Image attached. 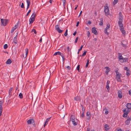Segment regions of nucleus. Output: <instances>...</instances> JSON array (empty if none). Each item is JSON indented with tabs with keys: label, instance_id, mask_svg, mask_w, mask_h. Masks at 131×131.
Segmentation results:
<instances>
[{
	"label": "nucleus",
	"instance_id": "f257e3e1",
	"mask_svg": "<svg viewBox=\"0 0 131 131\" xmlns=\"http://www.w3.org/2000/svg\"><path fill=\"white\" fill-rule=\"evenodd\" d=\"M115 72L116 74V78L117 81L119 82H121V74L117 70H116Z\"/></svg>",
	"mask_w": 131,
	"mask_h": 131
},
{
	"label": "nucleus",
	"instance_id": "f03ea898",
	"mask_svg": "<svg viewBox=\"0 0 131 131\" xmlns=\"http://www.w3.org/2000/svg\"><path fill=\"white\" fill-rule=\"evenodd\" d=\"M104 9L105 15L107 16L109 15L110 12L108 7L106 5H105L104 6Z\"/></svg>",
	"mask_w": 131,
	"mask_h": 131
},
{
	"label": "nucleus",
	"instance_id": "7ed1b4c3",
	"mask_svg": "<svg viewBox=\"0 0 131 131\" xmlns=\"http://www.w3.org/2000/svg\"><path fill=\"white\" fill-rule=\"evenodd\" d=\"M35 16L36 15L35 14V12H34L29 19V21L30 24L32 23L34 21Z\"/></svg>",
	"mask_w": 131,
	"mask_h": 131
},
{
	"label": "nucleus",
	"instance_id": "20e7f679",
	"mask_svg": "<svg viewBox=\"0 0 131 131\" xmlns=\"http://www.w3.org/2000/svg\"><path fill=\"white\" fill-rule=\"evenodd\" d=\"M119 27L120 30L122 33L123 35L124 36H125L126 32L124 30L123 25L121 26H119Z\"/></svg>",
	"mask_w": 131,
	"mask_h": 131
},
{
	"label": "nucleus",
	"instance_id": "39448f33",
	"mask_svg": "<svg viewBox=\"0 0 131 131\" xmlns=\"http://www.w3.org/2000/svg\"><path fill=\"white\" fill-rule=\"evenodd\" d=\"M1 22L2 25L3 26H5L8 23V20L7 19H1Z\"/></svg>",
	"mask_w": 131,
	"mask_h": 131
},
{
	"label": "nucleus",
	"instance_id": "423d86ee",
	"mask_svg": "<svg viewBox=\"0 0 131 131\" xmlns=\"http://www.w3.org/2000/svg\"><path fill=\"white\" fill-rule=\"evenodd\" d=\"M70 119L73 124L74 126H75L77 125V124L75 121V118L74 116H71L70 117Z\"/></svg>",
	"mask_w": 131,
	"mask_h": 131
},
{
	"label": "nucleus",
	"instance_id": "0eeeda50",
	"mask_svg": "<svg viewBox=\"0 0 131 131\" xmlns=\"http://www.w3.org/2000/svg\"><path fill=\"white\" fill-rule=\"evenodd\" d=\"M119 21L118 23L119 26H122L123 24H122L123 18V17H118Z\"/></svg>",
	"mask_w": 131,
	"mask_h": 131
},
{
	"label": "nucleus",
	"instance_id": "6e6552de",
	"mask_svg": "<svg viewBox=\"0 0 131 131\" xmlns=\"http://www.w3.org/2000/svg\"><path fill=\"white\" fill-rule=\"evenodd\" d=\"M55 28L56 30L59 33H62L63 31L62 30H61L60 29L59 27V26L58 25H56Z\"/></svg>",
	"mask_w": 131,
	"mask_h": 131
},
{
	"label": "nucleus",
	"instance_id": "1a4fd4ad",
	"mask_svg": "<svg viewBox=\"0 0 131 131\" xmlns=\"http://www.w3.org/2000/svg\"><path fill=\"white\" fill-rule=\"evenodd\" d=\"M110 28V25L107 24V25L106 28L105 29L104 32L106 34L108 35L109 34V33L107 32V29H109Z\"/></svg>",
	"mask_w": 131,
	"mask_h": 131
},
{
	"label": "nucleus",
	"instance_id": "9d476101",
	"mask_svg": "<svg viewBox=\"0 0 131 131\" xmlns=\"http://www.w3.org/2000/svg\"><path fill=\"white\" fill-rule=\"evenodd\" d=\"M18 23H17L14 27H12L10 31L11 33H12L14 32V30H15L18 27Z\"/></svg>",
	"mask_w": 131,
	"mask_h": 131
},
{
	"label": "nucleus",
	"instance_id": "9b49d317",
	"mask_svg": "<svg viewBox=\"0 0 131 131\" xmlns=\"http://www.w3.org/2000/svg\"><path fill=\"white\" fill-rule=\"evenodd\" d=\"M3 102L0 101V116L2 115V105Z\"/></svg>",
	"mask_w": 131,
	"mask_h": 131
},
{
	"label": "nucleus",
	"instance_id": "f8f14e48",
	"mask_svg": "<svg viewBox=\"0 0 131 131\" xmlns=\"http://www.w3.org/2000/svg\"><path fill=\"white\" fill-rule=\"evenodd\" d=\"M131 120V117H128L127 119L125 121V124L126 125H128L130 123Z\"/></svg>",
	"mask_w": 131,
	"mask_h": 131
},
{
	"label": "nucleus",
	"instance_id": "ddd939ff",
	"mask_svg": "<svg viewBox=\"0 0 131 131\" xmlns=\"http://www.w3.org/2000/svg\"><path fill=\"white\" fill-rule=\"evenodd\" d=\"M118 97L120 99H121L122 97V94L121 91H119L118 92Z\"/></svg>",
	"mask_w": 131,
	"mask_h": 131
},
{
	"label": "nucleus",
	"instance_id": "4468645a",
	"mask_svg": "<svg viewBox=\"0 0 131 131\" xmlns=\"http://www.w3.org/2000/svg\"><path fill=\"white\" fill-rule=\"evenodd\" d=\"M128 60V59L127 58H123L120 60L119 61L123 63L127 61Z\"/></svg>",
	"mask_w": 131,
	"mask_h": 131
},
{
	"label": "nucleus",
	"instance_id": "2eb2a0df",
	"mask_svg": "<svg viewBox=\"0 0 131 131\" xmlns=\"http://www.w3.org/2000/svg\"><path fill=\"white\" fill-rule=\"evenodd\" d=\"M92 31L93 33L95 35H96L97 31L96 30V28L95 27H93L92 28Z\"/></svg>",
	"mask_w": 131,
	"mask_h": 131
},
{
	"label": "nucleus",
	"instance_id": "dca6fc26",
	"mask_svg": "<svg viewBox=\"0 0 131 131\" xmlns=\"http://www.w3.org/2000/svg\"><path fill=\"white\" fill-rule=\"evenodd\" d=\"M104 127L105 128V130L107 131L110 128V127L109 125L107 124H106L104 126Z\"/></svg>",
	"mask_w": 131,
	"mask_h": 131
},
{
	"label": "nucleus",
	"instance_id": "f3484780",
	"mask_svg": "<svg viewBox=\"0 0 131 131\" xmlns=\"http://www.w3.org/2000/svg\"><path fill=\"white\" fill-rule=\"evenodd\" d=\"M30 0H27L26 2L27 4V9L29 7L30 4Z\"/></svg>",
	"mask_w": 131,
	"mask_h": 131
},
{
	"label": "nucleus",
	"instance_id": "a211bd4d",
	"mask_svg": "<svg viewBox=\"0 0 131 131\" xmlns=\"http://www.w3.org/2000/svg\"><path fill=\"white\" fill-rule=\"evenodd\" d=\"M105 68L106 69L105 71V73L106 75H107L108 74V72L110 70V69L108 67H106Z\"/></svg>",
	"mask_w": 131,
	"mask_h": 131
},
{
	"label": "nucleus",
	"instance_id": "6ab92c4d",
	"mask_svg": "<svg viewBox=\"0 0 131 131\" xmlns=\"http://www.w3.org/2000/svg\"><path fill=\"white\" fill-rule=\"evenodd\" d=\"M34 122V120L33 119H30L27 121V123L28 124H31L32 123H33Z\"/></svg>",
	"mask_w": 131,
	"mask_h": 131
},
{
	"label": "nucleus",
	"instance_id": "aec40b11",
	"mask_svg": "<svg viewBox=\"0 0 131 131\" xmlns=\"http://www.w3.org/2000/svg\"><path fill=\"white\" fill-rule=\"evenodd\" d=\"M123 111L124 112H127V113H128L129 112L130 110L129 109L126 108H124L123 110Z\"/></svg>",
	"mask_w": 131,
	"mask_h": 131
},
{
	"label": "nucleus",
	"instance_id": "412c9836",
	"mask_svg": "<svg viewBox=\"0 0 131 131\" xmlns=\"http://www.w3.org/2000/svg\"><path fill=\"white\" fill-rule=\"evenodd\" d=\"M126 106L127 108L131 109V104L130 103H128L126 105Z\"/></svg>",
	"mask_w": 131,
	"mask_h": 131
},
{
	"label": "nucleus",
	"instance_id": "4be33fe9",
	"mask_svg": "<svg viewBox=\"0 0 131 131\" xmlns=\"http://www.w3.org/2000/svg\"><path fill=\"white\" fill-rule=\"evenodd\" d=\"M100 19V21L99 24V25L101 26H102L103 24V19L102 18Z\"/></svg>",
	"mask_w": 131,
	"mask_h": 131
},
{
	"label": "nucleus",
	"instance_id": "5701e85b",
	"mask_svg": "<svg viewBox=\"0 0 131 131\" xmlns=\"http://www.w3.org/2000/svg\"><path fill=\"white\" fill-rule=\"evenodd\" d=\"M50 118H51V117H50L49 118H48L46 119V121L45 123V124L44 125V126H45L47 124L48 122L49 121Z\"/></svg>",
	"mask_w": 131,
	"mask_h": 131
},
{
	"label": "nucleus",
	"instance_id": "b1692460",
	"mask_svg": "<svg viewBox=\"0 0 131 131\" xmlns=\"http://www.w3.org/2000/svg\"><path fill=\"white\" fill-rule=\"evenodd\" d=\"M119 55L118 56V58L119 60H121L123 58V57L122 56L121 54L120 53H118Z\"/></svg>",
	"mask_w": 131,
	"mask_h": 131
},
{
	"label": "nucleus",
	"instance_id": "393cba45",
	"mask_svg": "<svg viewBox=\"0 0 131 131\" xmlns=\"http://www.w3.org/2000/svg\"><path fill=\"white\" fill-rule=\"evenodd\" d=\"M12 62L11 60L10 59H9L6 62V63L7 64H10Z\"/></svg>",
	"mask_w": 131,
	"mask_h": 131
},
{
	"label": "nucleus",
	"instance_id": "a878e982",
	"mask_svg": "<svg viewBox=\"0 0 131 131\" xmlns=\"http://www.w3.org/2000/svg\"><path fill=\"white\" fill-rule=\"evenodd\" d=\"M61 54V52L59 51H58L55 52L53 54V55H59Z\"/></svg>",
	"mask_w": 131,
	"mask_h": 131
},
{
	"label": "nucleus",
	"instance_id": "bb28decb",
	"mask_svg": "<svg viewBox=\"0 0 131 131\" xmlns=\"http://www.w3.org/2000/svg\"><path fill=\"white\" fill-rule=\"evenodd\" d=\"M25 55H26V56L25 57V58H26V56H27L28 53V49L27 48H26L25 49Z\"/></svg>",
	"mask_w": 131,
	"mask_h": 131
},
{
	"label": "nucleus",
	"instance_id": "cd10ccee",
	"mask_svg": "<svg viewBox=\"0 0 131 131\" xmlns=\"http://www.w3.org/2000/svg\"><path fill=\"white\" fill-rule=\"evenodd\" d=\"M74 99L76 101H79L80 100V97L79 96H77L74 98Z\"/></svg>",
	"mask_w": 131,
	"mask_h": 131
},
{
	"label": "nucleus",
	"instance_id": "c85d7f7f",
	"mask_svg": "<svg viewBox=\"0 0 131 131\" xmlns=\"http://www.w3.org/2000/svg\"><path fill=\"white\" fill-rule=\"evenodd\" d=\"M128 113L127 112H124L123 115V117H125L127 116Z\"/></svg>",
	"mask_w": 131,
	"mask_h": 131
},
{
	"label": "nucleus",
	"instance_id": "c756f323",
	"mask_svg": "<svg viewBox=\"0 0 131 131\" xmlns=\"http://www.w3.org/2000/svg\"><path fill=\"white\" fill-rule=\"evenodd\" d=\"M118 0H114L113 3V5H115L117 4L118 2Z\"/></svg>",
	"mask_w": 131,
	"mask_h": 131
},
{
	"label": "nucleus",
	"instance_id": "7c9ffc66",
	"mask_svg": "<svg viewBox=\"0 0 131 131\" xmlns=\"http://www.w3.org/2000/svg\"><path fill=\"white\" fill-rule=\"evenodd\" d=\"M126 74L128 76L130 75L129 70H127L126 72Z\"/></svg>",
	"mask_w": 131,
	"mask_h": 131
},
{
	"label": "nucleus",
	"instance_id": "2f4dec72",
	"mask_svg": "<svg viewBox=\"0 0 131 131\" xmlns=\"http://www.w3.org/2000/svg\"><path fill=\"white\" fill-rule=\"evenodd\" d=\"M19 97L20 98V99H22L23 98V95L21 93H20L19 94Z\"/></svg>",
	"mask_w": 131,
	"mask_h": 131
},
{
	"label": "nucleus",
	"instance_id": "473e14b6",
	"mask_svg": "<svg viewBox=\"0 0 131 131\" xmlns=\"http://www.w3.org/2000/svg\"><path fill=\"white\" fill-rule=\"evenodd\" d=\"M89 60H88L87 61V62L86 64L85 65V67L87 68L88 66V64H89Z\"/></svg>",
	"mask_w": 131,
	"mask_h": 131
},
{
	"label": "nucleus",
	"instance_id": "72a5a7b5",
	"mask_svg": "<svg viewBox=\"0 0 131 131\" xmlns=\"http://www.w3.org/2000/svg\"><path fill=\"white\" fill-rule=\"evenodd\" d=\"M122 45L125 48H127L126 45L125 44H123L122 43H121Z\"/></svg>",
	"mask_w": 131,
	"mask_h": 131
},
{
	"label": "nucleus",
	"instance_id": "f704fd0d",
	"mask_svg": "<svg viewBox=\"0 0 131 131\" xmlns=\"http://www.w3.org/2000/svg\"><path fill=\"white\" fill-rule=\"evenodd\" d=\"M68 35V30L67 29L64 34V35L65 36H66Z\"/></svg>",
	"mask_w": 131,
	"mask_h": 131
},
{
	"label": "nucleus",
	"instance_id": "c9c22d12",
	"mask_svg": "<svg viewBox=\"0 0 131 131\" xmlns=\"http://www.w3.org/2000/svg\"><path fill=\"white\" fill-rule=\"evenodd\" d=\"M7 48V44H5L4 46V49H6Z\"/></svg>",
	"mask_w": 131,
	"mask_h": 131
},
{
	"label": "nucleus",
	"instance_id": "e433bc0d",
	"mask_svg": "<svg viewBox=\"0 0 131 131\" xmlns=\"http://www.w3.org/2000/svg\"><path fill=\"white\" fill-rule=\"evenodd\" d=\"M12 90H13V88H10V89H9V94H10V93L11 92Z\"/></svg>",
	"mask_w": 131,
	"mask_h": 131
},
{
	"label": "nucleus",
	"instance_id": "4c0bfd02",
	"mask_svg": "<svg viewBox=\"0 0 131 131\" xmlns=\"http://www.w3.org/2000/svg\"><path fill=\"white\" fill-rule=\"evenodd\" d=\"M86 51H85L84 52V53H83V54H82V56H85V55L86 54Z\"/></svg>",
	"mask_w": 131,
	"mask_h": 131
},
{
	"label": "nucleus",
	"instance_id": "58836bf2",
	"mask_svg": "<svg viewBox=\"0 0 131 131\" xmlns=\"http://www.w3.org/2000/svg\"><path fill=\"white\" fill-rule=\"evenodd\" d=\"M124 69L125 70H126V71H127V70H129V69L127 67H124Z\"/></svg>",
	"mask_w": 131,
	"mask_h": 131
},
{
	"label": "nucleus",
	"instance_id": "ea45409f",
	"mask_svg": "<svg viewBox=\"0 0 131 131\" xmlns=\"http://www.w3.org/2000/svg\"><path fill=\"white\" fill-rule=\"evenodd\" d=\"M118 17H123L121 12H120L119 13Z\"/></svg>",
	"mask_w": 131,
	"mask_h": 131
},
{
	"label": "nucleus",
	"instance_id": "a19ab883",
	"mask_svg": "<svg viewBox=\"0 0 131 131\" xmlns=\"http://www.w3.org/2000/svg\"><path fill=\"white\" fill-rule=\"evenodd\" d=\"M21 8H24V4L23 3H22L21 5Z\"/></svg>",
	"mask_w": 131,
	"mask_h": 131
},
{
	"label": "nucleus",
	"instance_id": "79ce46f5",
	"mask_svg": "<svg viewBox=\"0 0 131 131\" xmlns=\"http://www.w3.org/2000/svg\"><path fill=\"white\" fill-rule=\"evenodd\" d=\"M78 40V37H77L75 39V43H76L77 42Z\"/></svg>",
	"mask_w": 131,
	"mask_h": 131
},
{
	"label": "nucleus",
	"instance_id": "37998d69",
	"mask_svg": "<svg viewBox=\"0 0 131 131\" xmlns=\"http://www.w3.org/2000/svg\"><path fill=\"white\" fill-rule=\"evenodd\" d=\"M88 36L89 37L90 35V32L89 31H88L87 32Z\"/></svg>",
	"mask_w": 131,
	"mask_h": 131
},
{
	"label": "nucleus",
	"instance_id": "c03bdc74",
	"mask_svg": "<svg viewBox=\"0 0 131 131\" xmlns=\"http://www.w3.org/2000/svg\"><path fill=\"white\" fill-rule=\"evenodd\" d=\"M31 10H29L28 12V13H27V14H26V16H28V14H29L31 12Z\"/></svg>",
	"mask_w": 131,
	"mask_h": 131
},
{
	"label": "nucleus",
	"instance_id": "a18cd8bd",
	"mask_svg": "<svg viewBox=\"0 0 131 131\" xmlns=\"http://www.w3.org/2000/svg\"><path fill=\"white\" fill-rule=\"evenodd\" d=\"M32 32H34V33L36 34V32L35 30V29H33L32 30Z\"/></svg>",
	"mask_w": 131,
	"mask_h": 131
},
{
	"label": "nucleus",
	"instance_id": "49530a36",
	"mask_svg": "<svg viewBox=\"0 0 131 131\" xmlns=\"http://www.w3.org/2000/svg\"><path fill=\"white\" fill-rule=\"evenodd\" d=\"M79 68H80V65H78V66H77V70H78L79 71Z\"/></svg>",
	"mask_w": 131,
	"mask_h": 131
},
{
	"label": "nucleus",
	"instance_id": "de8ad7c7",
	"mask_svg": "<svg viewBox=\"0 0 131 131\" xmlns=\"http://www.w3.org/2000/svg\"><path fill=\"white\" fill-rule=\"evenodd\" d=\"M108 113V112L107 110H106V111L105 112V114L106 115Z\"/></svg>",
	"mask_w": 131,
	"mask_h": 131
},
{
	"label": "nucleus",
	"instance_id": "09e8293b",
	"mask_svg": "<svg viewBox=\"0 0 131 131\" xmlns=\"http://www.w3.org/2000/svg\"><path fill=\"white\" fill-rule=\"evenodd\" d=\"M67 68V69H68V70H70V69L71 68V67H70V66H68L67 67H66Z\"/></svg>",
	"mask_w": 131,
	"mask_h": 131
},
{
	"label": "nucleus",
	"instance_id": "8fccbe9b",
	"mask_svg": "<svg viewBox=\"0 0 131 131\" xmlns=\"http://www.w3.org/2000/svg\"><path fill=\"white\" fill-rule=\"evenodd\" d=\"M90 114V113L89 112H87L86 113V115L87 116H89Z\"/></svg>",
	"mask_w": 131,
	"mask_h": 131
},
{
	"label": "nucleus",
	"instance_id": "3c124183",
	"mask_svg": "<svg viewBox=\"0 0 131 131\" xmlns=\"http://www.w3.org/2000/svg\"><path fill=\"white\" fill-rule=\"evenodd\" d=\"M59 55H60L62 57L63 59H64V57L62 54H61H61H60Z\"/></svg>",
	"mask_w": 131,
	"mask_h": 131
},
{
	"label": "nucleus",
	"instance_id": "603ef678",
	"mask_svg": "<svg viewBox=\"0 0 131 131\" xmlns=\"http://www.w3.org/2000/svg\"><path fill=\"white\" fill-rule=\"evenodd\" d=\"M83 45H82L80 48V49H79V51H80V50H81L82 49V48H83Z\"/></svg>",
	"mask_w": 131,
	"mask_h": 131
},
{
	"label": "nucleus",
	"instance_id": "864d4df0",
	"mask_svg": "<svg viewBox=\"0 0 131 131\" xmlns=\"http://www.w3.org/2000/svg\"><path fill=\"white\" fill-rule=\"evenodd\" d=\"M91 22L90 21V20H89L88 21V24H89V25H90V24H91Z\"/></svg>",
	"mask_w": 131,
	"mask_h": 131
},
{
	"label": "nucleus",
	"instance_id": "5fc2aeb1",
	"mask_svg": "<svg viewBox=\"0 0 131 131\" xmlns=\"http://www.w3.org/2000/svg\"><path fill=\"white\" fill-rule=\"evenodd\" d=\"M129 94L131 95V90H129L128 92Z\"/></svg>",
	"mask_w": 131,
	"mask_h": 131
},
{
	"label": "nucleus",
	"instance_id": "6e6d98bb",
	"mask_svg": "<svg viewBox=\"0 0 131 131\" xmlns=\"http://www.w3.org/2000/svg\"><path fill=\"white\" fill-rule=\"evenodd\" d=\"M106 88L107 89H108L109 88V85H108V84H107V85H106Z\"/></svg>",
	"mask_w": 131,
	"mask_h": 131
},
{
	"label": "nucleus",
	"instance_id": "4d7b16f0",
	"mask_svg": "<svg viewBox=\"0 0 131 131\" xmlns=\"http://www.w3.org/2000/svg\"><path fill=\"white\" fill-rule=\"evenodd\" d=\"M79 21H78L77 23V25H76V26H78L79 25Z\"/></svg>",
	"mask_w": 131,
	"mask_h": 131
},
{
	"label": "nucleus",
	"instance_id": "13d9d810",
	"mask_svg": "<svg viewBox=\"0 0 131 131\" xmlns=\"http://www.w3.org/2000/svg\"><path fill=\"white\" fill-rule=\"evenodd\" d=\"M42 41V38H41L40 40H39V42H41Z\"/></svg>",
	"mask_w": 131,
	"mask_h": 131
},
{
	"label": "nucleus",
	"instance_id": "bf43d9fd",
	"mask_svg": "<svg viewBox=\"0 0 131 131\" xmlns=\"http://www.w3.org/2000/svg\"><path fill=\"white\" fill-rule=\"evenodd\" d=\"M84 114L83 113L81 115V116L82 117H84Z\"/></svg>",
	"mask_w": 131,
	"mask_h": 131
},
{
	"label": "nucleus",
	"instance_id": "052dcab7",
	"mask_svg": "<svg viewBox=\"0 0 131 131\" xmlns=\"http://www.w3.org/2000/svg\"><path fill=\"white\" fill-rule=\"evenodd\" d=\"M77 33V32L76 31L73 34V35L74 36H75Z\"/></svg>",
	"mask_w": 131,
	"mask_h": 131
},
{
	"label": "nucleus",
	"instance_id": "680f3d73",
	"mask_svg": "<svg viewBox=\"0 0 131 131\" xmlns=\"http://www.w3.org/2000/svg\"><path fill=\"white\" fill-rule=\"evenodd\" d=\"M14 42L16 44L17 43V41L16 40H14Z\"/></svg>",
	"mask_w": 131,
	"mask_h": 131
},
{
	"label": "nucleus",
	"instance_id": "e2e57ef3",
	"mask_svg": "<svg viewBox=\"0 0 131 131\" xmlns=\"http://www.w3.org/2000/svg\"><path fill=\"white\" fill-rule=\"evenodd\" d=\"M109 83H110V81H108L107 82V84H108V85H109Z\"/></svg>",
	"mask_w": 131,
	"mask_h": 131
},
{
	"label": "nucleus",
	"instance_id": "0e129e2a",
	"mask_svg": "<svg viewBox=\"0 0 131 131\" xmlns=\"http://www.w3.org/2000/svg\"><path fill=\"white\" fill-rule=\"evenodd\" d=\"M117 131H124L123 130H122L121 129L118 130Z\"/></svg>",
	"mask_w": 131,
	"mask_h": 131
},
{
	"label": "nucleus",
	"instance_id": "69168bd1",
	"mask_svg": "<svg viewBox=\"0 0 131 131\" xmlns=\"http://www.w3.org/2000/svg\"><path fill=\"white\" fill-rule=\"evenodd\" d=\"M52 0H50V1H49V2L50 3H52Z\"/></svg>",
	"mask_w": 131,
	"mask_h": 131
},
{
	"label": "nucleus",
	"instance_id": "338daca9",
	"mask_svg": "<svg viewBox=\"0 0 131 131\" xmlns=\"http://www.w3.org/2000/svg\"><path fill=\"white\" fill-rule=\"evenodd\" d=\"M94 14L96 16L97 15V13L96 12H95Z\"/></svg>",
	"mask_w": 131,
	"mask_h": 131
},
{
	"label": "nucleus",
	"instance_id": "774afa93",
	"mask_svg": "<svg viewBox=\"0 0 131 131\" xmlns=\"http://www.w3.org/2000/svg\"><path fill=\"white\" fill-rule=\"evenodd\" d=\"M82 13V11H81V12H80V14H79V16H80V15Z\"/></svg>",
	"mask_w": 131,
	"mask_h": 131
}]
</instances>
